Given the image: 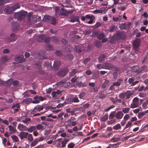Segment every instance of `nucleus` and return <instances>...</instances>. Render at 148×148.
Masks as SVG:
<instances>
[{
  "label": "nucleus",
  "mask_w": 148,
  "mask_h": 148,
  "mask_svg": "<svg viewBox=\"0 0 148 148\" xmlns=\"http://www.w3.org/2000/svg\"><path fill=\"white\" fill-rule=\"evenodd\" d=\"M95 45L97 47H99L101 46V42L99 41H96L94 43Z\"/></svg>",
  "instance_id": "obj_32"
},
{
  "label": "nucleus",
  "mask_w": 148,
  "mask_h": 148,
  "mask_svg": "<svg viewBox=\"0 0 148 148\" xmlns=\"http://www.w3.org/2000/svg\"><path fill=\"white\" fill-rule=\"evenodd\" d=\"M51 20L49 22L51 24L53 25H55L56 24V18L54 17H52Z\"/></svg>",
  "instance_id": "obj_22"
},
{
  "label": "nucleus",
  "mask_w": 148,
  "mask_h": 148,
  "mask_svg": "<svg viewBox=\"0 0 148 148\" xmlns=\"http://www.w3.org/2000/svg\"><path fill=\"white\" fill-rule=\"evenodd\" d=\"M101 68L106 69H113L114 71H119L120 70L119 67H117L110 63L106 62L102 64Z\"/></svg>",
  "instance_id": "obj_1"
},
{
  "label": "nucleus",
  "mask_w": 148,
  "mask_h": 148,
  "mask_svg": "<svg viewBox=\"0 0 148 148\" xmlns=\"http://www.w3.org/2000/svg\"><path fill=\"white\" fill-rule=\"evenodd\" d=\"M13 81V79H11L8 80L7 82V84L8 86H10L12 84V83Z\"/></svg>",
  "instance_id": "obj_47"
},
{
  "label": "nucleus",
  "mask_w": 148,
  "mask_h": 148,
  "mask_svg": "<svg viewBox=\"0 0 148 148\" xmlns=\"http://www.w3.org/2000/svg\"><path fill=\"white\" fill-rule=\"evenodd\" d=\"M99 71H97L93 73V77L94 78H97L99 76Z\"/></svg>",
  "instance_id": "obj_34"
},
{
  "label": "nucleus",
  "mask_w": 148,
  "mask_h": 148,
  "mask_svg": "<svg viewBox=\"0 0 148 148\" xmlns=\"http://www.w3.org/2000/svg\"><path fill=\"white\" fill-rule=\"evenodd\" d=\"M32 12H29L27 15V21L30 23H31L32 22V21H33V20L32 19L31 16L32 15Z\"/></svg>",
  "instance_id": "obj_20"
},
{
  "label": "nucleus",
  "mask_w": 148,
  "mask_h": 148,
  "mask_svg": "<svg viewBox=\"0 0 148 148\" xmlns=\"http://www.w3.org/2000/svg\"><path fill=\"white\" fill-rule=\"evenodd\" d=\"M45 47L47 50H51L53 49V46L51 45H46Z\"/></svg>",
  "instance_id": "obj_29"
},
{
  "label": "nucleus",
  "mask_w": 148,
  "mask_h": 148,
  "mask_svg": "<svg viewBox=\"0 0 148 148\" xmlns=\"http://www.w3.org/2000/svg\"><path fill=\"white\" fill-rule=\"evenodd\" d=\"M121 127V126L119 124L113 127V128L114 130H117L120 128Z\"/></svg>",
  "instance_id": "obj_51"
},
{
  "label": "nucleus",
  "mask_w": 148,
  "mask_h": 148,
  "mask_svg": "<svg viewBox=\"0 0 148 148\" xmlns=\"http://www.w3.org/2000/svg\"><path fill=\"white\" fill-rule=\"evenodd\" d=\"M27 12L26 11H20L17 12H16L14 14V17L19 21L22 20L27 15Z\"/></svg>",
  "instance_id": "obj_2"
},
{
  "label": "nucleus",
  "mask_w": 148,
  "mask_h": 148,
  "mask_svg": "<svg viewBox=\"0 0 148 148\" xmlns=\"http://www.w3.org/2000/svg\"><path fill=\"white\" fill-rule=\"evenodd\" d=\"M108 82H104L102 85V88H105Z\"/></svg>",
  "instance_id": "obj_64"
},
{
  "label": "nucleus",
  "mask_w": 148,
  "mask_h": 148,
  "mask_svg": "<svg viewBox=\"0 0 148 148\" xmlns=\"http://www.w3.org/2000/svg\"><path fill=\"white\" fill-rule=\"evenodd\" d=\"M107 56L104 53L101 54L98 58V60L99 61H102L103 60L106 58Z\"/></svg>",
  "instance_id": "obj_21"
},
{
  "label": "nucleus",
  "mask_w": 148,
  "mask_h": 148,
  "mask_svg": "<svg viewBox=\"0 0 148 148\" xmlns=\"http://www.w3.org/2000/svg\"><path fill=\"white\" fill-rule=\"evenodd\" d=\"M35 66L36 68L38 70L41 69V63L40 62H37L35 64Z\"/></svg>",
  "instance_id": "obj_24"
},
{
  "label": "nucleus",
  "mask_w": 148,
  "mask_h": 148,
  "mask_svg": "<svg viewBox=\"0 0 148 148\" xmlns=\"http://www.w3.org/2000/svg\"><path fill=\"white\" fill-rule=\"evenodd\" d=\"M123 79L121 78L118 79L117 80L116 82L113 83V86L117 87L119 86L120 85L121 82L123 81Z\"/></svg>",
  "instance_id": "obj_14"
},
{
  "label": "nucleus",
  "mask_w": 148,
  "mask_h": 148,
  "mask_svg": "<svg viewBox=\"0 0 148 148\" xmlns=\"http://www.w3.org/2000/svg\"><path fill=\"white\" fill-rule=\"evenodd\" d=\"M147 68L146 66H144L141 67V68L138 70V73H140L144 71L145 69Z\"/></svg>",
  "instance_id": "obj_46"
},
{
  "label": "nucleus",
  "mask_w": 148,
  "mask_h": 148,
  "mask_svg": "<svg viewBox=\"0 0 148 148\" xmlns=\"http://www.w3.org/2000/svg\"><path fill=\"white\" fill-rule=\"evenodd\" d=\"M38 53L37 51L36 50L33 51L31 52L32 55L34 56L37 55L38 56Z\"/></svg>",
  "instance_id": "obj_57"
},
{
  "label": "nucleus",
  "mask_w": 148,
  "mask_h": 148,
  "mask_svg": "<svg viewBox=\"0 0 148 148\" xmlns=\"http://www.w3.org/2000/svg\"><path fill=\"white\" fill-rule=\"evenodd\" d=\"M91 59L90 58H87L86 59H85L83 60V62L84 64H87L88 62Z\"/></svg>",
  "instance_id": "obj_44"
},
{
  "label": "nucleus",
  "mask_w": 148,
  "mask_h": 148,
  "mask_svg": "<svg viewBox=\"0 0 148 148\" xmlns=\"http://www.w3.org/2000/svg\"><path fill=\"white\" fill-rule=\"evenodd\" d=\"M9 2V0H0V5H2Z\"/></svg>",
  "instance_id": "obj_42"
},
{
  "label": "nucleus",
  "mask_w": 148,
  "mask_h": 148,
  "mask_svg": "<svg viewBox=\"0 0 148 148\" xmlns=\"http://www.w3.org/2000/svg\"><path fill=\"white\" fill-rule=\"evenodd\" d=\"M78 71L77 69H72L70 72V75L71 76H74L77 72Z\"/></svg>",
  "instance_id": "obj_31"
},
{
  "label": "nucleus",
  "mask_w": 148,
  "mask_h": 148,
  "mask_svg": "<svg viewBox=\"0 0 148 148\" xmlns=\"http://www.w3.org/2000/svg\"><path fill=\"white\" fill-rule=\"evenodd\" d=\"M8 41L10 42L15 41L17 39L16 37H13L10 36L8 38Z\"/></svg>",
  "instance_id": "obj_33"
},
{
  "label": "nucleus",
  "mask_w": 148,
  "mask_h": 148,
  "mask_svg": "<svg viewBox=\"0 0 148 148\" xmlns=\"http://www.w3.org/2000/svg\"><path fill=\"white\" fill-rule=\"evenodd\" d=\"M19 27V24L17 22H14L12 24V30L13 32H16L17 31Z\"/></svg>",
  "instance_id": "obj_8"
},
{
  "label": "nucleus",
  "mask_w": 148,
  "mask_h": 148,
  "mask_svg": "<svg viewBox=\"0 0 148 148\" xmlns=\"http://www.w3.org/2000/svg\"><path fill=\"white\" fill-rule=\"evenodd\" d=\"M44 66L47 68H51V64L48 62H45L44 64Z\"/></svg>",
  "instance_id": "obj_45"
},
{
  "label": "nucleus",
  "mask_w": 148,
  "mask_h": 148,
  "mask_svg": "<svg viewBox=\"0 0 148 148\" xmlns=\"http://www.w3.org/2000/svg\"><path fill=\"white\" fill-rule=\"evenodd\" d=\"M36 40L39 42H45L46 43H48L51 40V38L47 37L45 34H41L37 37Z\"/></svg>",
  "instance_id": "obj_3"
},
{
  "label": "nucleus",
  "mask_w": 148,
  "mask_h": 148,
  "mask_svg": "<svg viewBox=\"0 0 148 148\" xmlns=\"http://www.w3.org/2000/svg\"><path fill=\"white\" fill-rule=\"evenodd\" d=\"M32 99L30 98H28L27 99H24L23 100V101L25 102L27 104H28L30 102L32 101Z\"/></svg>",
  "instance_id": "obj_37"
},
{
  "label": "nucleus",
  "mask_w": 148,
  "mask_h": 148,
  "mask_svg": "<svg viewBox=\"0 0 148 148\" xmlns=\"http://www.w3.org/2000/svg\"><path fill=\"white\" fill-rule=\"evenodd\" d=\"M141 40L139 38H137L133 42L132 49L135 52L137 53L139 52V47L140 45Z\"/></svg>",
  "instance_id": "obj_4"
},
{
  "label": "nucleus",
  "mask_w": 148,
  "mask_h": 148,
  "mask_svg": "<svg viewBox=\"0 0 148 148\" xmlns=\"http://www.w3.org/2000/svg\"><path fill=\"white\" fill-rule=\"evenodd\" d=\"M130 108H123L122 111L125 113H127L129 111Z\"/></svg>",
  "instance_id": "obj_55"
},
{
  "label": "nucleus",
  "mask_w": 148,
  "mask_h": 148,
  "mask_svg": "<svg viewBox=\"0 0 148 148\" xmlns=\"http://www.w3.org/2000/svg\"><path fill=\"white\" fill-rule=\"evenodd\" d=\"M13 10L12 7H7L5 8L4 10L5 13L8 14H11L13 12Z\"/></svg>",
  "instance_id": "obj_11"
},
{
  "label": "nucleus",
  "mask_w": 148,
  "mask_h": 148,
  "mask_svg": "<svg viewBox=\"0 0 148 148\" xmlns=\"http://www.w3.org/2000/svg\"><path fill=\"white\" fill-rule=\"evenodd\" d=\"M101 25V23L100 22H97L95 25V28H96L100 27Z\"/></svg>",
  "instance_id": "obj_63"
},
{
  "label": "nucleus",
  "mask_w": 148,
  "mask_h": 148,
  "mask_svg": "<svg viewBox=\"0 0 148 148\" xmlns=\"http://www.w3.org/2000/svg\"><path fill=\"white\" fill-rule=\"evenodd\" d=\"M12 7L13 9V11H14L16 9L19 8L20 7V6L18 3H17L15 4Z\"/></svg>",
  "instance_id": "obj_30"
},
{
  "label": "nucleus",
  "mask_w": 148,
  "mask_h": 148,
  "mask_svg": "<svg viewBox=\"0 0 148 148\" xmlns=\"http://www.w3.org/2000/svg\"><path fill=\"white\" fill-rule=\"evenodd\" d=\"M66 58L69 60H71L73 59V55L71 53H67L66 56Z\"/></svg>",
  "instance_id": "obj_27"
},
{
  "label": "nucleus",
  "mask_w": 148,
  "mask_h": 148,
  "mask_svg": "<svg viewBox=\"0 0 148 148\" xmlns=\"http://www.w3.org/2000/svg\"><path fill=\"white\" fill-rule=\"evenodd\" d=\"M18 127L20 131H21L23 130L25 131L28 129V128L25 126H24L23 125L21 124H19Z\"/></svg>",
  "instance_id": "obj_18"
},
{
  "label": "nucleus",
  "mask_w": 148,
  "mask_h": 148,
  "mask_svg": "<svg viewBox=\"0 0 148 148\" xmlns=\"http://www.w3.org/2000/svg\"><path fill=\"white\" fill-rule=\"evenodd\" d=\"M76 85L79 87L86 86V84L83 83L81 82H76Z\"/></svg>",
  "instance_id": "obj_36"
},
{
  "label": "nucleus",
  "mask_w": 148,
  "mask_h": 148,
  "mask_svg": "<svg viewBox=\"0 0 148 148\" xmlns=\"http://www.w3.org/2000/svg\"><path fill=\"white\" fill-rule=\"evenodd\" d=\"M73 10L67 11H65V12H61L60 13V15L61 16H67L69 14H71L72 13Z\"/></svg>",
  "instance_id": "obj_17"
},
{
  "label": "nucleus",
  "mask_w": 148,
  "mask_h": 148,
  "mask_svg": "<svg viewBox=\"0 0 148 148\" xmlns=\"http://www.w3.org/2000/svg\"><path fill=\"white\" fill-rule=\"evenodd\" d=\"M43 109V107L42 106L40 107V106H39L38 107H36L34 109V111L36 112V110L40 111V110H42Z\"/></svg>",
  "instance_id": "obj_28"
},
{
  "label": "nucleus",
  "mask_w": 148,
  "mask_h": 148,
  "mask_svg": "<svg viewBox=\"0 0 148 148\" xmlns=\"http://www.w3.org/2000/svg\"><path fill=\"white\" fill-rule=\"evenodd\" d=\"M69 70L68 68L62 69L60 70L57 73L56 75L59 77L65 76L66 74L69 72Z\"/></svg>",
  "instance_id": "obj_5"
},
{
  "label": "nucleus",
  "mask_w": 148,
  "mask_h": 148,
  "mask_svg": "<svg viewBox=\"0 0 148 148\" xmlns=\"http://www.w3.org/2000/svg\"><path fill=\"white\" fill-rule=\"evenodd\" d=\"M102 10H96L93 11V12H96V13H102L103 12L106 11V9L105 8H102Z\"/></svg>",
  "instance_id": "obj_26"
},
{
  "label": "nucleus",
  "mask_w": 148,
  "mask_h": 148,
  "mask_svg": "<svg viewBox=\"0 0 148 148\" xmlns=\"http://www.w3.org/2000/svg\"><path fill=\"white\" fill-rule=\"evenodd\" d=\"M18 84V81L17 80H14L12 83V85L14 86H17Z\"/></svg>",
  "instance_id": "obj_60"
},
{
  "label": "nucleus",
  "mask_w": 148,
  "mask_h": 148,
  "mask_svg": "<svg viewBox=\"0 0 148 148\" xmlns=\"http://www.w3.org/2000/svg\"><path fill=\"white\" fill-rule=\"evenodd\" d=\"M75 145V144L72 143H71L69 144L68 145V147L69 148H73Z\"/></svg>",
  "instance_id": "obj_62"
},
{
  "label": "nucleus",
  "mask_w": 148,
  "mask_h": 148,
  "mask_svg": "<svg viewBox=\"0 0 148 148\" xmlns=\"http://www.w3.org/2000/svg\"><path fill=\"white\" fill-rule=\"evenodd\" d=\"M69 139H66L63 140L62 142V147H64L66 143L69 141Z\"/></svg>",
  "instance_id": "obj_35"
},
{
  "label": "nucleus",
  "mask_w": 148,
  "mask_h": 148,
  "mask_svg": "<svg viewBox=\"0 0 148 148\" xmlns=\"http://www.w3.org/2000/svg\"><path fill=\"white\" fill-rule=\"evenodd\" d=\"M139 99L137 97L135 98L133 100V102L138 105V103Z\"/></svg>",
  "instance_id": "obj_49"
},
{
  "label": "nucleus",
  "mask_w": 148,
  "mask_h": 148,
  "mask_svg": "<svg viewBox=\"0 0 148 148\" xmlns=\"http://www.w3.org/2000/svg\"><path fill=\"white\" fill-rule=\"evenodd\" d=\"M101 31H99V30H94L92 31L93 34H92L91 36L92 37H95L97 36H97H98V34H99V33Z\"/></svg>",
  "instance_id": "obj_25"
},
{
  "label": "nucleus",
  "mask_w": 148,
  "mask_h": 148,
  "mask_svg": "<svg viewBox=\"0 0 148 148\" xmlns=\"http://www.w3.org/2000/svg\"><path fill=\"white\" fill-rule=\"evenodd\" d=\"M123 115V114L121 111H119L116 113V117L117 119H120L122 118Z\"/></svg>",
  "instance_id": "obj_19"
},
{
  "label": "nucleus",
  "mask_w": 148,
  "mask_h": 148,
  "mask_svg": "<svg viewBox=\"0 0 148 148\" xmlns=\"http://www.w3.org/2000/svg\"><path fill=\"white\" fill-rule=\"evenodd\" d=\"M36 128L35 126H33L30 127L29 129H28L27 131L29 132H31L33 130H35Z\"/></svg>",
  "instance_id": "obj_40"
},
{
  "label": "nucleus",
  "mask_w": 148,
  "mask_h": 148,
  "mask_svg": "<svg viewBox=\"0 0 148 148\" xmlns=\"http://www.w3.org/2000/svg\"><path fill=\"white\" fill-rule=\"evenodd\" d=\"M28 134V132H20V133L19 134L18 136L21 139H22L24 138H26Z\"/></svg>",
  "instance_id": "obj_13"
},
{
  "label": "nucleus",
  "mask_w": 148,
  "mask_h": 148,
  "mask_svg": "<svg viewBox=\"0 0 148 148\" xmlns=\"http://www.w3.org/2000/svg\"><path fill=\"white\" fill-rule=\"evenodd\" d=\"M79 101L77 97H74L72 98V102H78Z\"/></svg>",
  "instance_id": "obj_58"
},
{
  "label": "nucleus",
  "mask_w": 148,
  "mask_h": 148,
  "mask_svg": "<svg viewBox=\"0 0 148 148\" xmlns=\"http://www.w3.org/2000/svg\"><path fill=\"white\" fill-rule=\"evenodd\" d=\"M52 17L48 15H46L44 16L43 21L44 22H49L51 20Z\"/></svg>",
  "instance_id": "obj_16"
},
{
  "label": "nucleus",
  "mask_w": 148,
  "mask_h": 148,
  "mask_svg": "<svg viewBox=\"0 0 148 148\" xmlns=\"http://www.w3.org/2000/svg\"><path fill=\"white\" fill-rule=\"evenodd\" d=\"M126 94L122 93L119 95V97L122 99H124L125 96Z\"/></svg>",
  "instance_id": "obj_61"
},
{
  "label": "nucleus",
  "mask_w": 148,
  "mask_h": 148,
  "mask_svg": "<svg viewBox=\"0 0 148 148\" xmlns=\"http://www.w3.org/2000/svg\"><path fill=\"white\" fill-rule=\"evenodd\" d=\"M74 50L76 53H80L82 51V47L79 45H77L74 47Z\"/></svg>",
  "instance_id": "obj_15"
},
{
  "label": "nucleus",
  "mask_w": 148,
  "mask_h": 148,
  "mask_svg": "<svg viewBox=\"0 0 148 148\" xmlns=\"http://www.w3.org/2000/svg\"><path fill=\"white\" fill-rule=\"evenodd\" d=\"M115 113V111H113L111 113L109 116V119H113L114 117V115Z\"/></svg>",
  "instance_id": "obj_38"
},
{
  "label": "nucleus",
  "mask_w": 148,
  "mask_h": 148,
  "mask_svg": "<svg viewBox=\"0 0 148 148\" xmlns=\"http://www.w3.org/2000/svg\"><path fill=\"white\" fill-rule=\"evenodd\" d=\"M108 115L106 114L103 116V118L101 119V120L103 121H106L108 119Z\"/></svg>",
  "instance_id": "obj_43"
},
{
  "label": "nucleus",
  "mask_w": 148,
  "mask_h": 148,
  "mask_svg": "<svg viewBox=\"0 0 148 148\" xmlns=\"http://www.w3.org/2000/svg\"><path fill=\"white\" fill-rule=\"evenodd\" d=\"M45 51H40L38 53V56L39 58L41 60H44L47 58V57L45 55Z\"/></svg>",
  "instance_id": "obj_10"
},
{
  "label": "nucleus",
  "mask_w": 148,
  "mask_h": 148,
  "mask_svg": "<svg viewBox=\"0 0 148 148\" xmlns=\"http://www.w3.org/2000/svg\"><path fill=\"white\" fill-rule=\"evenodd\" d=\"M78 78L76 76H75L73 78L71 79V81L73 83H74L76 82Z\"/></svg>",
  "instance_id": "obj_54"
},
{
  "label": "nucleus",
  "mask_w": 148,
  "mask_h": 148,
  "mask_svg": "<svg viewBox=\"0 0 148 148\" xmlns=\"http://www.w3.org/2000/svg\"><path fill=\"white\" fill-rule=\"evenodd\" d=\"M70 21L72 22H74L75 21L79 22L78 17L74 15H72L70 17Z\"/></svg>",
  "instance_id": "obj_12"
},
{
  "label": "nucleus",
  "mask_w": 148,
  "mask_h": 148,
  "mask_svg": "<svg viewBox=\"0 0 148 148\" xmlns=\"http://www.w3.org/2000/svg\"><path fill=\"white\" fill-rule=\"evenodd\" d=\"M61 62L60 61H55L53 66V70L54 71L58 70L59 66L61 65Z\"/></svg>",
  "instance_id": "obj_9"
},
{
  "label": "nucleus",
  "mask_w": 148,
  "mask_h": 148,
  "mask_svg": "<svg viewBox=\"0 0 148 148\" xmlns=\"http://www.w3.org/2000/svg\"><path fill=\"white\" fill-rule=\"evenodd\" d=\"M38 141V140L37 139H35L33 142L32 143L31 146H35Z\"/></svg>",
  "instance_id": "obj_39"
},
{
  "label": "nucleus",
  "mask_w": 148,
  "mask_h": 148,
  "mask_svg": "<svg viewBox=\"0 0 148 148\" xmlns=\"http://www.w3.org/2000/svg\"><path fill=\"white\" fill-rule=\"evenodd\" d=\"M92 49L91 46H88L85 48V50L86 51L88 52L91 51Z\"/></svg>",
  "instance_id": "obj_50"
},
{
  "label": "nucleus",
  "mask_w": 148,
  "mask_h": 148,
  "mask_svg": "<svg viewBox=\"0 0 148 148\" xmlns=\"http://www.w3.org/2000/svg\"><path fill=\"white\" fill-rule=\"evenodd\" d=\"M126 25L125 23L122 24L120 25L119 27L121 29H124L126 28Z\"/></svg>",
  "instance_id": "obj_52"
},
{
  "label": "nucleus",
  "mask_w": 148,
  "mask_h": 148,
  "mask_svg": "<svg viewBox=\"0 0 148 148\" xmlns=\"http://www.w3.org/2000/svg\"><path fill=\"white\" fill-rule=\"evenodd\" d=\"M136 67V66H134L131 68V71L132 72H136L138 73V70L135 69V68Z\"/></svg>",
  "instance_id": "obj_56"
},
{
  "label": "nucleus",
  "mask_w": 148,
  "mask_h": 148,
  "mask_svg": "<svg viewBox=\"0 0 148 148\" xmlns=\"http://www.w3.org/2000/svg\"><path fill=\"white\" fill-rule=\"evenodd\" d=\"M116 36L117 39L124 40L125 38L126 35L124 31H118L116 32L115 36Z\"/></svg>",
  "instance_id": "obj_6"
},
{
  "label": "nucleus",
  "mask_w": 148,
  "mask_h": 148,
  "mask_svg": "<svg viewBox=\"0 0 148 148\" xmlns=\"http://www.w3.org/2000/svg\"><path fill=\"white\" fill-rule=\"evenodd\" d=\"M11 138L13 140L16 142H18V137L15 135H12L11 136Z\"/></svg>",
  "instance_id": "obj_41"
},
{
  "label": "nucleus",
  "mask_w": 148,
  "mask_h": 148,
  "mask_svg": "<svg viewBox=\"0 0 148 148\" xmlns=\"http://www.w3.org/2000/svg\"><path fill=\"white\" fill-rule=\"evenodd\" d=\"M38 73L40 74H42V75H47L49 73H46L43 70H42L41 69L40 70H39V71H38Z\"/></svg>",
  "instance_id": "obj_48"
},
{
  "label": "nucleus",
  "mask_w": 148,
  "mask_h": 148,
  "mask_svg": "<svg viewBox=\"0 0 148 148\" xmlns=\"http://www.w3.org/2000/svg\"><path fill=\"white\" fill-rule=\"evenodd\" d=\"M24 57V56L20 54L16 55L15 57V60L19 63H22L24 62L25 60V58H23Z\"/></svg>",
  "instance_id": "obj_7"
},
{
  "label": "nucleus",
  "mask_w": 148,
  "mask_h": 148,
  "mask_svg": "<svg viewBox=\"0 0 148 148\" xmlns=\"http://www.w3.org/2000/svg\"><path fill=\"white\" fill-rule=\"evenodd\" d=\"M85 17L87 18L90 19H93L95 18L93 16H91L89 15H86Z\"/></svg>",
  "instance_id": "obj_59"
},
{
  "label": "nucleus",
  "mask_w": 148,
  "mask_h": 148,
  "mask_svg": "<svg viewBox=\"0 0 148 148\" xmlns=\"http://www.w3.org/2000/svg\"><path fill=\"white\" fill-rule=\"evenodd\" d=\"M106 35L103 33H101V32L98 34V36H97V38L99 40H101L103 38L105 37Z\"/></svg>",
  "instance_id": "obj_23"
},
{
  "label": "nucleus",
  "mask_w": 148,
  "mask_h": 148,
  "mask_svg": "<svg viewBox=\"0 0 148 148\" xmlns=\"http://www.w3.org/2000/svg\"><path fill=\"white\" fill-rule=\"evenodd\" d=\"M115 27L114 25H112L109 27V31L110 32H114L115 30Z\"/></svg>",
  "instance_id": "obj_53"
}]
</instances>
